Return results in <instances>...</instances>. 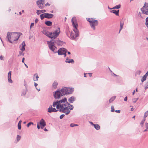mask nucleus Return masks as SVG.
<instances>
[{"label":"nucleus","instance_id":"1","mask_svg":"<svg viewBox=\"0 0 148 148\" xmlns=\"http://www.w3.org/2000/svg\"><path fill=\"white\" fill-rule=\"evenodd\" d=\"M74 88L64 87L60 90H57L55 92L53 95L56 99H59L63 96L66 95L71 94L74 91Z\"/></svg>","mask_w":148,"mask_h":148},{"label":"nucleus","instance_id":"2","mask_svg":"<svg viewBox=\"0 0 148 148\" xmlns=\"http://www.w3.org/2000/svg\"><path fill=\"white\" fill-rule=\"evenodd\" d=\"M53 38V39H51L50 41H47V44L50 50L54 53H56L57 48L56 47L55 45H57L58 46H62L64 42L63 41L60 40L58 38Z\"/></svg>","mask_w":148,"mask_h":148},{"label":"nucleus","instance_id":"3","mask_svg":"<svg viewBox=\"0 0 148 148\" xmlns=\"http://www.w3.org/2000/svg\"><path fill=\"white\" fill-rule=\"evenodd\" d=\"M66 104L64 103L60 104L58 101H57L53 102L52 106L53 107L56 106L57 109L60 112L64 113L66 115H68L69 114L70 111L69 110V108L66 106Z\"/></svg>","mask_w":148,"mask_h":148},{"label":"nucleus","instance_id":"4","mask_svg":"<svg viewBox=\"0 0 148 148\" xmlns=\"http://www.w3.org/2000/svg\"><path fill=\"white\" fill-rule=\"evenodd\" d=\"M71 22L73 27V31L75 33L74 35L73 32L70 33V37L72 40H75L79 36V32L77 29L78 25L75 17H73L71 19Z\"/></svg>","mask_w":148,"mask_h":148},{"label":"nucleus","instance_id":"5","mask_svg":"<svg viewBox=\"0 0 148 148\" xmlns=\"http://www.w3.org/2000/svg\"><path fill=\"white\" fill-rule=\"evenodd\" d=\"M60 27H58L57 29L52 32H49L44 29L42 33L49 38L52 39L53 38H56L59 35L60 33Z\"/></svg>","mask_w":148,"mask_h":148},{"label":"nucleus","instance_id":"6","mask_svg":"<svg viewBox=\"0 0 148 148\" xmlns=\"http://www.w3.org/2000/svg\"><path fill=\"white\" fill-rule=\"evenodd\" d=\"M20 34V33L8 32L7 34V38L9 42L12 43V42L11 40V39L13 41L17 40L19 38L20 36L19 34Z\"/></svg>","mask_w":148,"mask_h":148},{"label":"nucleus","instance_id":"7","mask_svg":"<svg viewBox=\"0 0 148 148\" xmlns=\"http://www.w3.org/2000/svg\"><path fill=\"white\" fill-rule=\"evenodd\" d=\"M87 20L89 23V24L91 28L94 30L96 29L95 26L98 25V21L97 20H95V19L92 18H87Z\"/></svg>","mask_w":148,"mask_h":148},{"label":"nucleus","instance_id":"8","mask_svg":"<svg viewBox=\"0 0 148 148\" xmlns=\"http://www.w3.org/2000/svg\"><path fill=\"white\" fill-rule=\"evenodd\" d=\"M67 50L66 49L64 48H60L59 49L58 51H57V52L58 53V55H64V57H66V53Z\"/></svg>","mask_w":148,"mask_h":148},{"label":"nucleus","instance_id":"9","mask_svg":"<svg viewBox=\"0 0 148 148\" xmlns=\"http://www.w3.org/2000/svg\"><path fill=\"white\" fill-rule=\"evenodd\" d=\"M141 10L143 14L148 15V3H145L144 6Z\"/></svg>","mask_w":148,"mask_h":148},{"label":"nucleus","instance_id":"10","mask_svg":"<svg viewBox=\"0 0 148 148\" xmlns=\"http://www.w3.org/2000/svg\"><path fill=\"white\" fill-rule=\"evenodd\" d=\"M57 111L58 110L55 108H53L51 105H50L48 109V112L49 113H51L52 112H57Z\"/></svg>","mask_w":148,"mask_h":148},{"label":"nucleus","instance_id":"11","mask_svg":"<svg viewBox=\"0 0 148 148\" xmlns=\"http://www.w3.org/2000/svg\"><path fill=\"white\" fill-rule=\"evenodd\" d=\"M64 104H66V107H67L69 110L70 111V110H72L74 108L73 106L72 105H71L69 103L67 102L66 103Z\"/></svg>","mask_w":148,"mask_h":148},{"label":"nucleus","instance_id":"12","mask_svg":"<svg viewBox=\"0 0 148 148\" xmlns=\"http://www.w3.org/2000/svg\"><path fill=\"white\" fill-rule=\"evenodd\" d=\"M11 71H9L8 73V81L10 83H12V81L11 79Z\"/></svg>","mask_w":148,"mask_h":148},{"label":"nucleus","instance_id":"13","mask_svg":"<svg viewBox=\"0 0 148 148\" xmlns=\"http://www.w3.org/2000/svg\"><path fill=\"white\" fill-rule=\"evenodd\" d=\"M75 100L76 98L73 96L69 97L68 99V101L69 103H72L74 101H75Z\"/></svg>","mask_w":148,"mask_h":148},{"label":"nucleus","instance_id":"14","mask_svg":"<svg viewBox=\"0 0 148 148\" xmlns=\"http://www.w3.org/2000/svg\"><path fill=\"white\" fill-rule=\"evenodd\" d=\"M45 18H53L54 16L53 15L51 14H49L47 13H45Z\"/></svg>","mask_w":148,"mask_h":148},{"label":"nucleus","instance_id":"15","mask_svg":"<svg viewBox=\"0 0 148 148\" xmlns=\"http://www.w3.org/2000/svg\"><path fill=\"white\" fill-rule=\"evenodd\" d=\"M65 62L66 63H71L72 64H73L74 62V61L73 59H69L68 57H67L65 60Z\"/></svg>","mask_w":148,"mask_h":148},{"label":"nucleus","instance_id":"16","mask_svg":"<svg viewBox=\"0 0 148 148\" xmlns=\"http://www.w3.org/2000/svg\"><path fill=\"white\" fill-rule=\"evenodd\" d=\"M22 45V47L21 49V51L22 52L24 51L25 49V47L26 45L25 42L24 41H23L21 45H20V46Z\"/></svg>","mask_w":148,"mask_h":148},{"label":"nucleus","instance_id":"17","mask_svg":"<svg viewBox=\"0 0 148 148\" xmlns=\"http://www.w3.org/2000/svg\"><path fill=\"white\" fill-rule=\"evenodd\" d=\"M110 12L111 13L114 14L116 15L117 16H119V10H113L111 11Z\"/></svg>","mask_w":148,"mask_h":148},{"label":"nucleus","instance_id":"18","mask_svg":"<svg viewBox=\"0 0 148 148\" xmlns=\"http://www.w3.org/2000/svg\"><path fill=\"white\" fill-rule=\"evenodd\" d=\"M58 103L60 104H62L61 103H65L67 102V99L66 98H64L63 99L58 101Z\"/></svg>","mask_w":148,"mask_h":148},{"label":"nucleus","instance_id":"19","mask_svg":"<svg viewBox=\"0 0 148 148\" xmlns=\"http://www.w3.org/2000/svg\"><path fill=\"white\" fill-rule=\"evenodd\" d=\"M40 123V125L44 127L46 125L45 122L43 119H41Z\"/></svg>","mask_w":148,"mask_h":148},{"label":"nucleus","instance_id":"20","mask_svg":"<svg viewBox=\"0 0 148 148\" xmlns=\"http://www.w3.org/2000/svg\"><path fill=\"white\" fill-rule=\"evenodd\" d=\"M44 3H45L44 0H39L37 1L36 2L38 6Z\"/></svg>","mask_w":148,"mask_h":148},{"label":"nucleus","instance_id":"21","mask_svg":"<svg viewBox=\"0 0 148 148\" xmlns=\"http://www.w3.org/2000/svg\"><path fill=\"white\" fill-rule=\"evenodd\" d=\"M46 11L45 10H37L36 13L38 15H39L41 13H44V12H45Z\"/></svg>","mask_w":148,"mask_h":148},{"label":"nucleus","instance_id":"22","mask_svg":"<svg viewBox=\"0 0 148 148\" xmlns=\"http://www.w3.org/2000/svg\"><path fill=\"white\" fill-rule=\"evenodd\" d=\"M45 24L47 26H51L52 25V23L49 21H46L45 22Z\"/></svg>","mask_w":148,"mask_h":148},{"label":"nucleus","instance_id":"23","mask_svg":"<svg viewBox=\"0 0 148 148\" xmlns=\"http://www.w3.org/2000/svg\"><path fill=\"white\" fill-rule=\"evenodd\" d=\"M39 77L37 73L34 75L33 80L34 81H38Z\"/></svg>","mask_w":148,"mask_h":148},{"label":"nucleus","instance_id":"24","mask_svg":"<svg viewBox=\"0 0 148 148\" xmlns=\"http://www.w3.org/2000/svg\"><path fill=\"white\" fill-rule=\"evenodd\" d=\"M94 127L97 130H99L100 129V126L98 124H95Z\"/></svg>","mask_w":148,"mask_h":148},{"label":"nucleus","instance_id":"25","mask_svg":"<svg viewBox=\"0 0 148 148\" xmlns=\"http://www.w3.org/2000/svg\"><path fill=\"white\" fill-rule=\"evenodd\" d=\"M40 9H42L45 6V3H43L38 6Z\"/></svg>","mask_w":148,"mask_h":148},{"label":"nucleus","instance_id":"26","mask_svg":"<svg viewBox=\"0 0 148 148\" xmlns=\"http://www.w3.org/2000/svg\"><path fill=\"white\" fill-rule=\"evenodd\" d=\"M124 25L123 22H120V29L119 31V33H120V31L123 28V26Z\"/></svg>","mask_w":148,"mask_h":148},{"label":"nucleus","instance_id":"27","mask_svg":"<svg viewBox=\"0 0 148 148\" xmlns=\"http://www.w3.org/2000/svg\"><path fill=\"white\" fill-rule=\"evenodd\" d=\"M57 85L58 83L56 82H54L53 84L52 87L54 88H56L57 87Z\"/></svg>","mask_w":148,"mask_h":148},{"label":"nucleus","instance_id":"28","mask_svg":"<svg viewBox=\"0 0 148 148\" xmlns=\"http://www.w3.org/2000/svg\"><path fill=\"white\" fill-rule=\"evenodd\" d=\"M116 97V96H114L112 97L109 100V102L110 103L113 101L115 99Z\"/></svg>","mask_w":148,"mask_h":148},{"label":"nucleus","instance_id":"29","mask_svg":"<svg viewBox=\"0 0 148 148\" xmlns=\"http://www.w3.org/2000/svg\"><path fill=\"white\" fill-rule=\"evenodd\" d=\"M121 5L120 4H119L118 5H116L113 8V9H118L120 8Z\"/></svg>","mask_w":148,"mask_h":148},{"label":"nucleus","instance_id":"30","mask_svg":"<svg viewBox=\"0 0 148 148\" xmlns=\"http://www.w3.org/2000/svg\"><path fill=\"white\" fill-rule=\"evenodd\" d=\"M145 119L144 118L141 121V122H140V124L142 127H143V125H144V122L145 121Z\"/></svg>","mask_w":148,"mask_h":148},{"label":"nucleus","instance_id":"31","mask_svg":"<svg viewBox=\"0 0 148 148\" xmlns=\"http://www.w3.org/2000/svg\"><path fill=\"white\" fill-rule=\"evenodd\" d=\"M45 13L42 14L40 15V18L41 20H43L44 18H45Z\"/></svg>","mask_w":148,"mask_h":148},{"label":"nucleus","instance_id":"32","mask_svg":"<svg viewBox=\"0 0 148 148\" xmlns=\"http://www.w3.org/2000/svg\"><path fill=\"white\" fill-rule=\"evenodd\" d=\"M141 71L138 70L136 71L135 74V75L136 76L137 75H139L140 74V73H141Z\"/></svg>","mask_w":148,"mask_h":148},{"label":"nucleus","instance_id":"33","mask_svg":"<svg viewBox=\"0 0 148 148\" xmlns=\"http://www.w3.org/2000/svg\"><path fill=\"white\" fill-rule=\"evenodd\" d=\"M147 77H146V76L144 75L141 79V82H143L144 81H145Z\"/></svg>","mask_w":148,"mask_h":148},{"label":"nucleus","instance_id":"34","mask_svg":"<svg viewBox=\"0 0 148 148\" xmlns=\"http://www.w3.org/2000/svg\"><path fill=\"white\" fill-rule=\"evenodd\" d=\"M78 125L77 124H73V123H71V124L70 125V127H74V126H78Z\"/></svg>","mask_w":148,"mask_h":148},{"label":"nucleus","instance_id":"35","mask_svg":"<svg viewBox=\"0 0 148 148\" xmlns=\"http://www.w3.org/2000/svg\"><path fill=\"white\" fill-rule=\"evenodd\" d=\"M148 116V111H147L145 113L144 118H145Z\"/></svg>","mask_w":148,"mask_h":148},{"label":"nucleus","instance_id":"36","mask_svg":"<svg viewBox=\"0 0 148 148\" xmlns=\"http://www.w3.org/2000/svg\"><path fill=\"white\" fill-rule=\"evenodd\" d=\"M145 25L148 28V17L146 19Z\"/></svg>","mask_w":148,"mask_h":148},{"label":"nucleus","instance_id":"37","mask_svg":"<svg viewBox=\"0 0 148 148\" xmlns=\"http://www.w3.org/2000/svg\"><path fill=\"white\" fill-rule=\"evenodd\" d=\"M21 137L20 136L17 135L16 137V139H17V141H19L20 140Z\"/></svg>","mask_w":148,"mask_h":148},{"label":"nucleus","instance_id":"38","mask_svg":"<svg viewBox=\"0 0 148 148\" xmlns=\"http://www.w3.org/2000/svg\"><path fill=\"white\" fill-rule=\"evenodd\" d=\"M26 92V90H23L22 91V95H25Z\"/></svg>","mask_w":148,"mask_h":148},{"label":"nucleus","instance_id":"39","mask_svg":"<svg viewBox=\"0 0 148 148\" xmlns=\"http://www.w3.org/2000/svg\"><path fill=\"white\" fill-rule=\"evenodd\" d=\"M33 123L32 122H30L28 123L27 125V127H29L31 125H33Z\"/></svg>","mask_w":148,"mask_h":148},{"label":"nucleus","instance_id":"40","mask_svg":"<svg viewBox=\"0 0 148 148\" xmlns=\"http://www.w3.org/2000/svg\"><path fill=\"white\" fill-rule=\"evenodd\" d=\"M23 52L21 51H19V54L18 55V56H21V55H22L23 56L24 55V53H23L22 52Z\"/></svg>","mask_w":148,"mask_h":148},{"label":"nucleus","instance_id":"41","mask_svg":"<svg viewBox=\"0 0 148 148\" xmlns=\"http://www.w3.org/2000/svg\"><path fill=\"white\" fill-rule=\"evenodd\" d=\"M18 128L19 130H21V124H18Z\"/></svg>","mask_w":148,"mask_h":148},{"label":"nucleus","instance_id":"42","mask_svg":"<svg viewBox=\"0 0 148 148\" xmlns=\"http://www.w3.org/2000/svg\"><path fill=\"white\" fill-rule=\"evenodd\" d=\"M65 116V115L64 114H62L60 116V119H62Z\"/></svg>","mask_w":148,"mask_h":148},{"label":"nucleus","instance_id":"43","mask_svg":"<svg viewBox=\"0 0 148 148\" xmlns=\"http://www.w3.org/2000/svg\"><path fill=\"white\" fill-rule=\"evenodd\" d=\"M3 57L2 56H0V59L1 60H4V59H3Z\"/></svg>","mask_w":148,"mask_h":148},{"label":"nucleus","instance_id":"44","mask_svg":"<svg viewBox=\"0 0 148 148\" xmlns=\"http://www.w3.org/2000/svg\"><path fill=\"white\" fill-rule=\"evenodd\" d=\"M112 112H113L114 111V109L113 107L112 106L111 107V111Z\"/></svg>","mask_w":148,"mask_h":148},{"label":"nucleus","instance_id":"45","mask_svg":"<svg viewBox=\"0 0 148 148\" xmlns=\"http://www.w3.org/2000/svg\"><path fill=\"white\" fill-rule=\"evenodd\" d=\"M147 86L145 87V89H147L148 88V81L147 82L146 84Z\"/></svg>","mask_w":148,"mask_h":148},{"label":"nucleus","instance_id":"46","mask_svg":"<svg viewBox=\"0 0 148 148\" xmlns=\"http://www.w3.org/2000/svg\"><path fill=\"white\" fill-rule=\"evenodd\" d=\"M34 23H32L30 25V28L31 29L32 27L34 26Z\"/></svg>","mask_w":148,"mask_h":148},{"label":"nucleus","instance_id":"47","mask_svg":"<svg viewBox=\"0 0 148 148\" xmlns=\"http://www.w3.org/2000/svg\"><path fill=\"white\" fill-rule=\"evenodd\" d=\"M127 97H125V98L124 99V101H127Z\"/></svg>","mask_w":148,"mask_h":148},{"label":"nucleus","instance_id":"48","mask_svg":"<svg viewBox=\"0 0 148 148\" xmlns=\"http://www.w3.org/2000/svg\"><path fill=\"white\" fill-rule=\"evenodd\" d=\"M115 111L116 112L119 113H120L121 111L120 110H116Z\"/></svg>","mask_w":148,"mask_h":148},{"label":"nucleus","instance_id":"49","mask_svg":"<svg viewBox=\"0 0 148 148\" xmlns=\"http://www.w3.org/2000/svg\"><path fill=\"white\" fill-rule=\"evenodd\" d=\"M138 15L139 16H140L141 18H142V17L141 16V14L140 13V12H139V13L138 14Z\"/></svg>","mask_w":148,"mask_h":148},{"label":"nucleus","instance_id":"50","mask_svg":"<svg viewBox=\"0 0 148 148\" xmlns=\"http://www.w3.org/2000/svg\"><path fill=\"white\" fill-rule=\"evenodd\" d=\"M45 5V6H50V5L49 3H47Z\"/></svg>","mask_w":148,"mask_h":148},{"label":"nucleus","instance_id":"51","mask_svg":"<svg viewBox=\"0 0 148 148\" xmlns=\"http://www.w3.org/2000/svg\"><path fill=\"white\" fill-rule=\"evenodd\" d=\"M145 76L147 77L148 75V71L146 73V74L144 75Z\"/></svg>","mask_w":148,"mask_h":148},{"label":"nucleus","instance_id":"52","mask_svg":"<svg viewBox=\"0 0 148 148\" xmlns=\"http://www.w3.org/2000/svg\"><path fill=\"white\" fill-rule=\"evenodd\" d=\"M133 102L134 103H136L137 101L136 100H135V99L134 98L133 99Z\"/></svg>","mask_w":148,"mask_h":148},{"label":"nucleus","instance_id":"53","mask_svg":"<svg viewBox=\"0 0 148 148\" xmlns=\"http://www.w3.org/2000/svg\"><path fill=\"white\" fill-rule=\"evenodd\" d=\"M38 20L37 18H36L35 20V22L36 23L38 22Z\"/></svg>","mask_w":148,"mask_h":148},{"label":"nucleus","instance_id":"54","mask_svg":"<svg viewBox=\"0 0 148 148\" xmlns=\"http://www.w3.org/2000/svg\"><path fill=\"white\" fill-rule=\"evenodd\" d=\"M24 60H25V58H23L22 59V62L24 63Z\"/></svg>","mask_w":148,"mask_h":148},{"label":"nucleus","instance_id":"55","mask_svg":"<svg viewBox=\"0 0 148 148\" xmlns=\"http://www.w3.org/2000/svg\"><path fill=\"white\" fill-rule=\"evenodd\" d=\"M90 123L91 124V125L94 126L95 124H93L92 122H90Z\"/></svg>","mask_w":148,"mask_h":148},{"label":"nucleus","instance_id":"56","mask_svg":"<svg viewBox=\"0 0 148 148\" xmlns=\"http://www.w3.org/2000/svg\"><path fill=\"white\" fill-rule=\"evenodd\" d=\"M37 85L38 84L36 83H34V86L35 87H36Z\"/></svg>","mask_w":148,"mask_h":148},{"label":"nucleus","instance_id":"57","mask_svg":"<svg viewBox=\"0 0 148 148\" xmlns=\"http://www.w3.org/2000/svg\"><path fill=\"white\" fill-rule=\"evenodd\" d=\"M22 122V121L21 120H20L19 122H18V124H21V123Z\"/></svg>","mask_w":148,"mask_h":148},{"label":"nucleus","instance_id":"58","mask_svg":"<svg viewBox=\"0 0 148 148\" xmlns=\"http://www.w3.org/2000/svg\"><path fill=\"white\" fill-rule=\"evenodd\" d=\"M37 128H38V129H40V127L38 124L37 125Z\"/></svg>","mask_w":148,"mask_h":148},{"label":"nucleus","instance_id":"59","mask_svg":"<svg viewBox=\"0 0 148 148\" xmlns=\"http://www.w3.org/2000/svg\"><path fill=\"white\" fill-rule=\"evenodd\" d=\"M88 74L89 75V76L90 77H91L92 76V73H89Z\"/></svg>","mask_w":148,"mask_h":148},{"label":"nucleus","instance_id":"60","mask_svg":"<svg viewBox=\"0 0 148 148\" xmlns=\"http://www.w3.org/2000/svg\"><path fill=\"white\" fill-rule=\"evenodd\" d=\"M108 8L109 10H112L113 9V8H110L109 6H108Z\"/></svg>","mask_w":148,"mask_h":148},{"label":"nucleus","instance_id":"61","mask_svg":"<svg viewBox=\"0 0 148 148\" xmlns=\"http://www.w3.org/2000/svg\"><path fill=\"white\" fill-rule=\"evenodd\" d=\"M86 73H84V77H86Z\"/></svg>","mask_w":148,"mask_h":148},{"label":"nucleus","instance_id":"62","mask_svg":"<svg viewBox=\"0 0 148 148\" xmlns=\"http://www.w3.org/2000/svg\"><path fill=\"white\" fill-rule=\"evenodd\" d=\"M24 64H25V65L26 67V68H28V66H27V65L25 63H24Z\"/></svg>","mask_w":148,"mask_h":148},{"label":"nucleus","instance_id":"63","mask_svg":"<svg viewBox=\"0 0 148 148\" xmlns=\"http://www.w3.org/2000/svg\"><path fill=\"white\" fill-rule=\"evenodd\" d=\"M148 130L146 128V129L144 131V132H146Z\"/></svg>","mask_w":148,"mask_h":148},{"label":"nucleus","instance_id":"64","mask_svg":"<svg viewBox=\"0 0 148 148\" xmlns=\"http://www.w3.org/2000/svg\"><path fill=\"white\" fill-rule=\"evenodd\" d=\"M36 88L38 90V91H39L40 90V89H38L37 88Z\"/></svg>","mask_w":148,"mask_h":148}]
</instances>
